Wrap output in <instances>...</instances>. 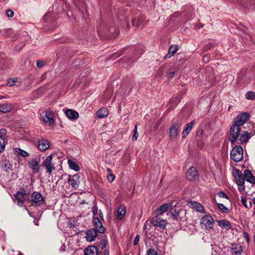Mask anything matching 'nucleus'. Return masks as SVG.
<instances>
[{"label":"nucleus","mask_w":255,"mask_h":255,"mask_svg":"<svg viewBox=\"0 0 255 255\" xmlns=\"http://www.w3.org/2000/svg\"><path fill=\"white\" fill-rule=\"evenodd\" d=\"M253 135L251 132L242 131L241 127L237 125H233L230 128L229 140L232 144L235 143L236 141L240 144L246 143Z\"/></svg>","instance_id":"obj_1"},{"label":"nucleus","mask_w":255,"mask_h":255,"mask_svg":"<svg viewBox=\"0 0 255 255\" xmlns=\"http://www.w3.org/2000/svg\"><path fill=\"white\" fill-rule=\"evenodd\" d=\"M14 197L15 200L17 201L18 204L19 205L24 203L25 201L29 199L30 193L25 190L24 188H22L15 193Z\"/></svg>","instance_id":"obj_2"},{"label":"nucleus","mask_w":255,"mask_h":255,"mask_svg":"<svg viewBox=\"0 0 255 255\" xmlns=\"http://www.w3.org/2000/svg\"><path fill=\"white\" fill-rule=\"evenodd\" d=\"M230 156L235 162L241 161L243 158V148L240 145H236L232 150Z\"/></svg>","instance_id":"obj_3"},{"label":"nucleus","mask_w":255,"mask_h":255,"mask_svg":"<svg viewBox=\"0 0 255 255\" xmlns=\"http://www.w3.org/2000/svg\"><path fill=\"white\" fill-rule=\"evenodd\" d=\"M52 154L48 155L44 160L42 165L46 169V172L49 174L55 170V164L52 162Z\"/></svg>","instance_id":"obj_4"},{"label":"nucleus","mask_w":255,"mask_h":255,"mask_svg":"<svg viewBox=\"0 0 255 255\" xmlns=\"http://www.w3.org/2000/svg\"><path fill=\"white\" fill-rule=\"evenodd\" d=\"M31 204L34 206H39L43 205L44 200L42 195L38 192H34L31 195Z\"/></svg>","instance_id":"obj_5"},{"label":"nucleus","mask_w":255,"mask_h":255,"mask_svg":"<svg viewBox=\"0 0 255 255\" xmlns=\"http://www.w3.org/2000/svg\"><path fill=\"white\" fill-rule=\"evenodd\" d=\"M213 218L209 215H205L201 220V225L202 228H204L206 230H210L212 228L214 224Z\"/></svg>","instance_id":"obj_6"},{"label":"nucleus","mask_w":255,"mask_h":255,"mask_svg":"<svg viewBox=\"0 0 255 255\" xmlns=\"http://www.w3.org/2000/svg\"><path fill=\"white\" fill-rule=\"evenodd\" d=\"M80 176L79 174H76L73 176L67 175V181L73 188L77 189L80 184Z\"/></svg>","instance_id":"obj_7"},{"label":"nucleus","mask_w":255,"mask_h":255,"mask_svg":"<svg viewBox=\"0 0 255 255\" xmlns=\"http://www.w3.org/2000/svg\"><path fill=\"white\" fill-rule=\"evenodd\" d=\"M250 117V114L247 112L240 114L236 118L234 125L241 127L249 120Z\"/></svg>","instance_id":"obj_8"},{"label":"nucleus","mask_w":255,"mask_h":255,"mask_svg":"<svg viewBox=\"0 0 255 255\" xmlns=\"http://www.w3.org/2000/svg\"><path fill=\"white\" fill-rule=\"evenodd\" d=\"M186 176L189 180L195 181L198 179L199 175L196 168L192 166L187 171Z\"/></svg>","instance_id":"obj_9"},{"label":"nucleus","mask_w":255,"mask_h":255,"mask_svg":"<svg viewBox=\"0 0 255 255\" xmlns=\"http://www.w3.org/2000/svg\"><path fill=\"white\" fill-rule=\"evenodd\" d=\"M180 125L173 124L169 128V137L170 139H175L179 132Z\"/></svg>","instance_id":"obj_10"},{"label":"nucleus","mask_w":255,"mask_h":255,"mask_svg":"<svg viewBox=\"0 0 255 255\" xmlns=\"http://www.w3.org/2000/svg\"><path fill=\"white\" fill-rule=\"evenodd\" d=\"M233 175L238 185H244L245 180V176L240 170L235 169Z\"/></svg>","instance_id":"obj_11"},{"label":"nucleus","mask_w":255,"mask_h":255,"mask_svg":"<svg viewBox=\"0 0 255 255\" xmlns=\"http://www.w3.org/2000/svg\"><path fill=\"white\" fill-rule=\"evenodd\" d=\"M150 223L154 226L159 227L162 229L165 228L167 224V222L165 220L161 219L158 216H156L152 218Z\"/></svg>","instance_id":"obj_12"},{"label":"nucleus","mask_w":255,"mask_h":255,"mask_svg":"<svg viewBox=\"0 0 255 255\" xmlns=\"http://www.w3.org/2000/svg\"><path fill=\"white\" fill-rule=\"evenodd\" d=\"M6 134V130L4 128L0 130V152H2L5 148L7 140L5 138Z\"/></svg>","instance_id":"obj_13"},{"label":"nucleus","mask_w":255,"mask_h":255,"mask_svg":"<svg viewBox=\"0 0 255 255\" xmlns=\"http://www.w3.org/2000/svg\"><path fill=\"white\" fill-rule=\"evenodd\" d=\"M93 222L96 231L101 234H103L105 232V229L100 219L98 217H95L93 219Z\"/></svg>","instance_id":"obj_14"},{"label":"nucleus","mask_w":255,"mask_h":255,"mask_svg":"<svg viewBox=\"0 0 255 255\" xmlns=\"http://www.w3.org/2000/svg\"><path fill=\"white\" fill-rule=\"evenodd\" d=\"M85 238L88 242H91L94 241L97 237V231L95 229H90L86 232Z\"/></svg>","instance_id":"obj_15"},{"label":"nucleus","mask_w":255,"mask_h":255,"mask_svg":"<svg viewBox=\"0 0 255 255\" xmlns=\"http://www.w3.org/2000/svg\"><path fill=\"white\" fill-rule=\"evenodd\" d=\"M44 122L48 126L53 125L54 123L53 115L50 111H46L45 112V117H43Z\"/></svg>","instance_id":"obj_16"},{"label":"nucleus","mask_w":255,"mask_h":255,"mask_svg":"<svg viewBox=\"0 0 255 255\" xmlns=\"http://www.w3.org/2000/svg\"><path fill=\"white\" fill-rule=\"evenodd\" d=\"M232 255H240L243 252V247L240 244H233L231 248Z\"/></svg>","instance_id":"obj_17"},{"label":"nucleus","mask_w":255,"mask_h":255,"mask_svg":"<svg viewBox=\"0 0 255 255\" xmlns=\"http://www.w3.org/2000/svg\"><path fill=\"white\" fill-rule=\"evenodd\" d=\"M50 147V142L46 139H41L38 142V148L41 151H43Z\"/></svg>","instance_id":"obj_18"},{"label":"nucleus","mask_w":255,"mask_h":255,"mask_svg":"<svg viewBox=\"0 0 255 255\" xmlns=\"http://www.w3.org/2000/svg\"><path fill=\"white\" fill-rule=\"evenodd\" d=\"M169 204H163L158 208L155 211V215L156 216H159L163 214L164 213L167 212L170 207Z\"/></svg>","instance_id":"obj_19"},{"label":"nucleus","mask_w":255,"mask_h":255,"mask_svg":"<svg viewBox=\"0 0 255 255\" xmlns=\"http://www.w3.org/2000/svg\"><path fill=\"white\" fill-rule=\"evenodd\" d=\"M84 255H99V252L96 247L90 246L85 249Z\"/></svg>","instance_id":"obj_20"},{"label":"nucleus","mask_w":255,"mask_h":255,"mask_svg":"<svg viewBox=\"0 0 255 255\" xmlns=\"http://www.w3.org/2000/svg\"><path fill=\"white\" fill-rule=\"evenodd\" d=\"M195 121H192L190 123H188L186 125L184 129H183L182 131V138H185L187 135L189 133L190 131L191 130L192 128H193V127L194 125L195 124Z\"/></svg>","instance_id":"obj_21"},{"label":"nucleus","mask_w":255,"mask_h":255,"mask_svg":"<svg viewBox=\"0 0 255 255\" xmlns=\"http://www.w3.org/2000/svg\"><path fill=\"white\" fill-rule=\"evenodd\" d=\"M245 180L252 184L255 183V177L249 170H245L244 171Z\"/></svg>","instance_id":"obj_22"},{"label":"nucleus","mask_w":255,"mask_h":255,"mask_svg":"<svg viewBox=\"0 0 255 255\" xmlns=\"http://www.w3.org/2000/svg\"><path fill=\"white\" fill-rule=\"evenodd\" d=\"M0 167L6 172H9L10 171L12 170V166L9 161L7 160H2L0 162Z\"/></svg>","instance_id":"obj_23"},{"label":"nucleus","mask_w":255,"mask_h":255,"mask_svg":"<svg viewBox=\"0 0 255 255\" xmlns=\"http://www.w3.org/2000/svg\"><path fill=\"white\" fill-rule=\"evenodd\" d=\"M13 107L12 104L9 103H5L0 105V112L3 113L9 112Z\"/></svg>","instance_id":"obj_24"},{"label":"nucleus","mask_w":255,"mask_h":255,"mask_svg":"<svg viewBox=\"0 0 255 255\" xmlns=\"http://www.w3.org/2000/svg\"><path fill=\"white\" fill-rule=\"evenodd\" d=\"M66 116L71 120H76L79 117V114L77 112L72 109H68L65 111Z\"/></svg>","instance_id":"obj_25"},{"label":"nucleus","mask_w":255,"mask_h":255,"mask_svg":"<svg viewBox=\"0 0 255 255\" xmlns=\"http://www.w3.org/2000/svg\"><path fill=\"white\" fill-rule=\"evenodd\" d=\"M109 114L108 110L105 108H103L99 109L96 113L97 117L100 119L104 118L107 117Z\"/></svg>","instance_id":"obj_26"},{"label":"nucleus","mask_w":255,"mask_h":255,"mask_svg":"<svg viewBox=\"0 0 255 255\" xmlns=\"http://www.w3.org/2000/svg\"><path fill=\"white\" fill-rule=\"evenodd\" d=\"M126 212V208L124 206H121L118 209L117 213L116 215L117 219L118 220H122Z\"/></svg>","instance_id":"obj_27"},{"label":"nucleus","mask_w":255,"mask_h":255,"mask_svg":"<svg viewBox=\"0 0 255 255\" xmlns=\"http://www.w3.org/2000/svg\"><path fill=\"white\" fill-rule=\"evenodd\" d=\"M178 50V47L176 45H172L170 46L168 53L166 55L165 58H170L171 56H173L177 51Z\"/></svg>","instance_id":"obj_28"},{"label":"nucleus","mask_w":255,"mask_h":255,"mask_svg":"<svg viewBox=\"0 0 255 255\" xmlns=\"http://www.w3.org/2000/svg\"><path fill=\"white\" fill-rule=\"evenodd\" d=\"M238 79L239 81L242 83L247 82L250 81L246 71H242L238 75Z\"/></svg>","instance_id":"obj_29"},{"label":"nucleus","mask_w":255,"mask_h":255,"mask_svg":"<svg viewBox=\"0 0 255 255\" xmlns=\"http://www.w3.org/2000/svg\"><path fill=\"white\" fill-rule=\"evenodd\" d=\"M29 166L31 169H32L35 172L39 171V164L35 159L33 158L29 161Z\"/></svg>","instance_id":"obj_30"},{"label":"nucleus","mask_w":255,"mask_h":255,"mask_svg":"<svg viewBox=\"0 0 255 255\" xmlns=\"http://www.w3.org/2000/svg\"><path fill=\"white\" fill-rule=\"evenodd\" d=\"M191 204L193 209L200 213L204 212L203 207L201 204L195 201L191 202Z\"/></svg>","instance_id":"obj_31"},{"label":"nucleus","mask_w":255,"mask_h":255,"mask_svg":"<svg viewBox=\"0 0 255 255\" xmlns=\"http://www.w3.org/2000/svg\"><path fill=\"white\" fill-rule=\"evenodd\" d=\"M217 223L219 226H221L222 228L230 229L231 228V225L230 223L227 220H219L217 221Z\"/></svg>","instance_id":"obj_32"},{"label":"nucleus","mask_w":255,"mask_h":255,"mask_svg":"<svg viewBox=\"0 0 255 255\" xmlns=\"http://www.w3.org/2000/svg\"><path fill=\"white\" fill-rule=\"evenodd\" d=\"M68 163L70 169L75 171H78L79 170V166L78 164L71 159L68 160Z\"/></svg>","instance_id":"obj_33"},{"label":"nucleus","mask_w":255,"mask_h":255,"mask_svg":"<svg viewBox=\"0 0 255 255\" xmlns=\"http://www.w3.org/2000/svg\"><path fill=\"white\" fill-rule=\"evenodd\" d=\"M144 18L142 17H139L137 18H135L132 20V24L133 26L138 27L141 22L143 21Z\"/></svg>","instance_id":"obj_34"},{"label":"nucleus","mask_w":255,"mask_h":255,"mask_svg":"<svg viewBox=\"0 0 255 255\" xmlns=\"http://www.w3.org/2000/svg\"><path fill=\"white\" fill-rule=\"evenodd\" d=\"M241 201L243 205L247 208L250 209L252 207V203L251 201L247 203V198L245 197H241Z\"/></svg>","instance_id":"obj_35"},{"label":"nucleus","mask_w":255,"mask_h":255,"mask_svg":"<svg viewBox=\"0 0 255 255\" xmlns=\"http://www.w3.org/2000/svg\"><path fill=\"white\" fill-rule=\"evenodd\" d=\"M15 151L19 155H20L23 157H26L29 156V153L27 151L23 150L19 148H15Z\"/></svg>","instance_id":"obj_36"},{"label":"nucleus","mask_w":255,"mask_h":255,"mask_svg":"<svg viewBox=\"0 0 255 255\" xmlns=\"http://www.w3.org/2000/svg\"><path fill=\"white\" fill-rule=\"evenodd\" d=\"M138 136V134L137 133V125H135L134 126V129L133 130V135L132 137V140L133 141L136 140L137 139Z\"/></svg>","instance_id":"obj_37"},{"label":"nucleus","mask_w":255,"mask_h":255,"mask_svg":"<svg viewBox=\"0 0 255 255\" xmlns=\"http://www.w3.org/2000/svg\"><path fill=\"white\" fill-rule=\"evenodd\" d=\"M107 245V241L106 239H102L100 241L99 243V248L101 249V250L106 249V246Z\"/></svg>","instance_id":"obj_38"},{"label":"nucleus","mask_w":255,"mask_h":255,"mask_svg":"<svg viewBox=\"0 0 255 255\" xmlns=\"http://www.w3.org/2000/svg\"><path fill=\"white\" fill-rule=\"evenodd\" d=\"M246 97L249 100H254L255 99V93L254 92H248L246 95Z\"/></svg>","instance_id":"obj_39"},{"label":"nucleus","mask_w":255,"mask_h":255,"mask_svg":"<svg viewBox=\"0 0 255 255\" xmlns=\"http://www.w3.org/2000/svg\"><path fill=\"white\" fill-rule=\"evenodd\" d=\"M218 207L224 213H227L228 212V209L223 204L218 203Z\"/></svg>","instance_id":"obj_40"},{"label":"nucleus","mask_w":255,"mask_h":255,"mask_svg":"<svg viewBox=\"0 0 255 255\" xmlns=\"http://www.w3.org/2000/svg\"><path fill=\"white\" fill-rule=\"evenodd\" d=\"M92 212H93V214L94 215L93 218H94L95 217H98V214L99 211H98V207L96 205H94L92 207Z\"/></svg>","instance_id":"obj_41"},{"label":"nucleus","mask_w":255,"mask_h":255,"mask_svg":"<svg viewBox=\"0 0 255 255\" xmlns=\"http://www.w3.org/2000/svg\"><path fill=\"white\" fill-rule=\"evenodd\" d=\"M147 255H158L156 251L153 249H149L147 251Z\"/></svg>","instance_id":"obj_42"},{"label":"nucleus","mask_w":255,"mask_h":255,"mask_svg":"<svg viewBox=\"0 0 255 255\" xmlns=\"http://www.w3.org/2000/svg\"><path fill=\"white\" fill-rule=\"evenodd\" d=\"M115 178V176L112 173L110 174L107 176V180L110 182H113Z\"/></svg>","instance_id":"obj_43"},{"label":"nucleus","mask_w":255,"mask_h":255,"mask_svg":"<svg viewBox=\"0 0 255 255\" xmlns=\"http://www.w3.org/2000/svg\"><path fill=\"white\" fill-rule=\"evenodd\" d=\"M13 11L11 10L8 9L6 11V15L8 17H12L13 16Z\"/></svg>","instance_id":"obj_44"},{"label":"nucleus","mask_w":255,"mask_h":255,"mask_svg":"<svg viewBox=\"0 0 255 255\" xmlns=\"http://www.w3.org/2000/svg\"><path fill=\"white\" fill-rule=\"evenodd\" d=\"M218 195L221 198H225L228 199L227 195L223 191H220L218 193Z\"/></svg>","instance_id":"obj_45"},{"label":"nucleus","mask_w":255,"mask_h":255,"mask_svg":"<svg viewBox=\"0 0 255 255\" xmlns=\"http://www.w3.org/2000/svg\"><path fill=\"white\" fill-rule=\"evenodd\" d=\"M16 81L15 80V79H13V80L10 79L7 82V85L10 87L12 86L13 85H14Z\"/></svg>","instance_id":"obj_46"},{"label":"nucleus","mask_w":255,"mask_h":255,"mask_svg":"<svg viewBox=\"0 0 255 255\" xmlns=\"http://www.w3.org/2000/svg\"><path fill=\"white\" fill-rule=\"evenodd\" d=\"M139 235H136L135 237L134 242H133V245L134 246H136V245H137L138 244V242H139Z\"/></svg>","instance_id":"obj_47"},{"label":"nucleus","mask_w":255,"mask_h":255,"mask_svg":"<svg viewBox=\"0 0 255 255\" xmlns=\"http://www.w3.org/2000/svg\"><path fill=\"white\" fill-rule=\"evenodd\" d=\"M36 65L38 68H41L43 65V62L42 61L37 60L36 62Z\"/></svg>","instance_id":"obj_48"},{"label":"nucleus","mask_w":255,"mask_h":255,"mask_svg":"<svg viewBox=\"0 0 255 255\" xmlns=\"http://www.w3.org/2000/svg\"><path fill=\"white\" fill-rule=\"evenodd\" d=\"M239 186V190L240 192L243 193L245 190V188L243 185H238Z\"/></svg>","instance_id":"obj_49"},{"label":"nucleus","mask_w":255,"mask_h":255,"mask_svg":"<svg viewBox=\"0 0 255 255\" xmlns=\"http://www.w3.org/2000/svg\"><path fill=\"white\" fill-rule=\"evenodd\" d=\"M174 75H175V73H174V72H173V71L169 72L167 73V76H168V78H173L174 77Z\"/></svg>","instance_id":"obj_50"},{"label":"nucleus","mask_w":255,"mask_h":255,"mask_svg":"<svg viewBox=\"0 0 255 255\" xmlns=\"http://www.w3.org/2000/svg\"><path fill=\"white\" fill-rule=\"evenodd\" d=\"M102 255H109V250H108L107 249L102 250Z\"/></svg>","instance_id":"obj_51"},{"label":"nucleus","mask_w":255,"mask_h":255,"mask_svg":"<svg viewBox=\"0 0 255 255\" xmlns=\"http://www.w3.org/2000/svg\"><path fill=\"white\" fill-rule=\"evenodd\" d=\"M98 216H99L100 217V218H101V220H104L103 214L101 210L99 211Z\"/></svg>","instance_id":"obj_52"},{"label":"nucleus","mask_w":255,"mask_h":255,"mask_svg":"<svg viewBox=\"0 0 255 255\" xmlns=\"http://www.w3.org/2000/svg\"><path fill=\"white\" fill-rule=\"evenodd\" d=\"M244 237L246 239L247 242H249L250 240V237L249 234L247 232L244 233Z\"/></svg>","instance_id":"obj_53"},{"label":"nucleus","mask_w":255,"mask_h":255,"mask_svg":"<svg viewBox=\"0 0 255 255\" xmlns=\"http://www.w3.org/2000/svg\"><path fill=\"white\" fill-rule=\"evenodd\" d=\"M121 55V54L115 53L113 55V56H114L115 58H117V57H119Z\"/></svg>","instance_id":"obj_54"},{"label":"nucleus","mask_w":255,"mask_h":255,"mask_svg":"<svg viewBox=\"0 0 255 255\" xmlns=\"http://www.w3.org/2000/svg\"><path fill=\"white\" fill-rule=\"evenodd\" d=\"M178 15H179V12H178L174 13V16H175V17H177V16H178Z\"/></svg>","instance_id":"obj_55"},{"label":"nucleus","mask_w":255,"mask_h":255,"mask_svg":"<svg viewBox=\"0 0 255 255\" xmlns=\"http://www.w3.org/2000/svg\"><path fill=\"white\" fill-rule=\"evenodd\" d=\"M5 97L2 96H0V99H4Z\"/></svg>","instance_id":"obj_56"},{"label":"nucleus","mask_w":255,"mask_h":255,"mask_svg":"<svg viewBox=\"0 0 255 255\" xmlns=\"http://www.w3.org/2000/svg\"><path fill=\"white\" fill-rule=\"evenodd\" d=\"M205 58H207V56H204L203 57V60H204V61H205Z\"/></svg>","instance_id":"obj_57"},{"label":"nucleus","mask_w":255,"mask_h":255,"mask_svg":"<svg viewBox=\"0 0 255 255\" xmlns=\"http://www.w3.org/2000/svg\"><path fill=\"white\" fill-rule=\"evenodd\" d=\"M254 203L255 204V198L254 199Z\"/></svg>","instance_id":"obj_58"}]
</instances>
